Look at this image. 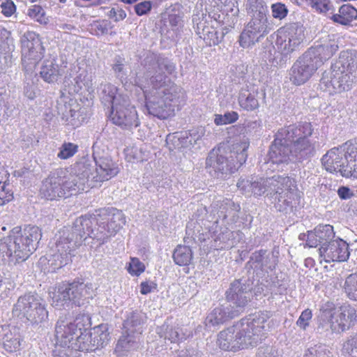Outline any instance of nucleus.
Listing matches in <instances>:
<instances>
[{"mask_svg":"<svg viewBox=\"0 0 357 357\" xmlns=\"http://www.w3.org/2000/svg\"><path fill=\"white\" fill-rule=\"evenodd\" d=\"M41 237L42 232L38 227H15L0 241V253L3 260L13 264L24 261L36 250Z\"/></svg>","mask_w":357,"mask_h":357,"instance_id":"423d86ee","label":"nucleus"},{"mask_svg":"<svg viewBox=\"0 0 357 357\" xmlns=\"http://www.w3.org/2000/svg\"><path fill=\"white\" fill-rule=\"evenodd\" d=\"M237 186L247 196L277 195V207L280 211L292 208L298 201L296 181L289 176L274 175L269 178H241L238 181Z\"/></svg>","mask_w":357,"mask_h":357,"instance_id":"20e7f679","label":"nucleus"},{"mask_svg":"<svg viewBox=\"0 0 357 357\" xmlns=\"http://www.w3.org/2000/svg\"><path fill=\"white\" fill-rule=\"evenodd\" d=\"M44 14L43 9L39 5H33L28 9V15L36 20H39Z\"/></svg>","mask_w":357,"mask_h":357,"instance_id":"e2e57ef3","label":"nucleus"},{"mask_svg":"<svg viewBox=\"0 0 357 357\" xmlns=\"http://www.w3.org/2000/svg\"><path fill=\"white\" fill-rule=\"evenodd\" d=\"M307 5L315 9L319 13L328 11L332 5L330 0H306Z\"/></svg>","mask_w":357,"mask_h":357,"instance_id":"603ef678","label":"nucleus"},{"mask_svg":"<svg viewBox=\"0 0 357 357\" xmlns=\"http://www.w3.org/2000/svg\"><path fill=\"white\" fill-rule=\"evenodd\" d=\"M39 73L40 77L47 83L56 82L61 75L59 65L54 59L45 60Z\"/></svg>","mask_w":357,"mask_h":357,"instance_id":"e433bc0d","label":"nucleus"},{"mask_svg":"<svg viewBox=\"0 0 357 357\" xmlns=\"http://www.w3.org/2000/svg\"><path fill=\"white\" fill-rule=\"evenodd\" d=\"M143 73L137 75L138 85L146 100L149 114L165 119L178 109L180 88L168 77L175 70L174 64L167 58L148 53L142 61Z\"/></svg>","mask_w":357,"mask_h":357,"instance_id":"f03ea898","label":"nucleus"},{"mask_svg":"<svg viewBox=\"0 0 357 357\" xmlns=\"http://www.w3.org/2000/svg\"><path fill=\"white\" fill-rule=\"evenodd\" d=\"M252 290V282L250 280H235L226 291L227 303L240 314L251 300Z\"/></svg>","mask_w":357,"mask_h":357,"instance_id":"aec40b11","label":"nucleus"},{"mask_svg":"<svg viewBox=\"0 0 357 357\" xmlns=\"http://www.w3.org/2000/svg\"><path fill=\"white\" fill-rule=\"evenodd\" d=\"M91 331H89L84 326V328H81L80 333L76 336L72 351H80L88 352L96 350L97 344H95L96 340H94Z\"/></svg>","mask_w":357,"mask_h":357,"instance_id":"f704fd0d","label":"nucleus"},{"mask_svg":"<svg viewBox=\"0 0 357 357\" xmlns=\"http://www.w3.org/2000/svg\"><path fill=\"white\" fill-rule=\"evenodd\" d=\"M247 142L233 145V150L228 146H220L212 149L206 159L205 169L213 177H219L236 171L247 159Z\"/></svg>","mask_w":357,"mask_h":357,"instance_id":"0eeeda50","label":"nucleus"},{"mask_svg":"<svg viewBox=\"0 0 357 357\" xmlns=\"http://www.w3.org/2000/svg\"><path fill=\"white\" fill-rule=\"evenodd\" d=\"M241 206L229 199L217 201L211 206L207 222L233 229L239 219Z\"/></svg>","mask_w":357,"mask_h":357,"instance_id":"2eb2a0df","label":"nucleus"},{"mask_svg":"<svg viewBox=\"0 0 357 357\" xmlns=\"http://www.w3.org/2000/svg\"><path fill=\"white\" fill-rule=\"evenodd\" d=\"M91 333L94 340H96L95 344H97V349L103 347L108 343L109 334L106 326L99 325L95 327Z\"/></svg>","mask_w":357,"mask_h":357,"instance_id":"37998d69","label":"nucleus"},{"mask_svg":"<svg viewBox=\"0 0 357 357\" xmlns=\"http://www.w3.org/2000/svg\"><path fill=\"white\" fill-rule=\"evenodd\" d=\"M338 49V41L333 36L324 43L312 47L307 51L310 52L314 59L320 61V66H321L325 61L331 58Z\"/></svg>","mask_w":357,"mask_h":357,"instance_id":"c756f323","label":"nucleus"},{"mask_svg":"<svg viewBox=\"0 0 357 357\" xmlns=\"http://www.w3.org/2000/svg\"><path fill=\"white\" fill-rule=\"evenodd\" d=\"M65 107L66 109L62 112V119L65 123L73 128H77L81 126L84 122V118L80 114V112L73 108L70 105Z\"/></svg>","mask_w":357,"mask_h":357,"instance_id":"ea45409f","label":"nucleus"},{"mask_svg":"<svg viewBox=\"0 0 357 357\" xmlns=\"http://www.w3.org/2000/svg\"><path fill=\"white\" fill-rule=\"evenodd\" d=\"M259 88L251 84H246L238 94V101L239 106L248 112L254 111L259 106Z\"/></svg>","mask_w":357,"mask_h":357,"instance_id":"cd10ccee","label":"nucleus"},{"mask_svg":"<svg viewBox=\"0 0 357 357\" xmlns=\"http://www.w3.org/2000/svg\"><path fill=\"white\" fill-rule=\"evenodd\" d=\"M343 176L357 178V158H353L351 163H349V167L344 170Z\"/></svg>","mask_w":357,"mask_h":357,"instance_id":"680f3d73","label":"nucleus"},{"mask_svg":"<svg viewBox=\"0 0 357 357\" xmlns=\"http://www.w3.org/2000/svg\"><path fill=\"white\" fill-rule=\"evenodd\" d=\"M314 231L321 246H326L330 241H333L335 236L333 227L330 225H319L314 229Z\"/></svg>","mask_w":357,"mask_h":357,"instance_id":"79ce46f5","label":"nucleus"},{"mask_svg":"<svg viewBox=\"0 0 357 357\" xmlns=\"http://www.w3.org/2000/svg\"><path fill=\"white\" fill-rule=\"evenodd\" d=\"M308 357H331L330 351L325 345L317 344L310 347L306 351Z\"/></svg>","mask_w":357,"mask_h":357,"instance_id":"09e8293b","label":"nucleus"},{"mask_svg":"<svg viewBox=\"0 0 357 357\" xmlns=\"http://www.w3.org/2000/svg\"><path fill=\"white\" fill-rule=\"evenodd\" d=\"M145 270V266L137 258H132L128 271L132 275H139Z\"/></svg>","mask_w":357,"mask_h":357,"instance_id":"864d4df0","label":"nucleus"},{"mask_svg":"<svg viewBox=\"0 0 357 357\" xmlns=\"http://www.w3.org/2000/svg\"><path fill=\"white\" fill-rule=\"evenodd\" d=\"M320 66V61L315 59L310 52L306 51L296 59L290 68L289 79L295 85L303 84L312 77Z\"/></svg>","mask_w":357,"mask_h":357,"instance_id":"dca6fc26","label":"nucleus"},{"mask_svg":"<svg viewBox=\"0 0 357 357\" xmlns=\"http://www.w3.org/2000/svg\"><path fill=\"white\" fill-rule=\"evenodd\" d=\"M340 84L341 91L349 90L352 85L357 82V77H354V75L349 74L348 73L342 72L341 70V75H340Z\"/></svg>","mask_w":357,"mask_h":357,"instance_id":"8fccbe9b","label":"nucleus"},{"mask_svg":"<svg viewBox=\"0 0 357 357\" xmlns=\"http://www.w3.org/2000/svg\"><path fill=\"white\" fill-rule=\"evenodd\" d=\"M78 145L72 142H64L59 148L57 158L67 160L72 158L78 151Z\"/></svg>","mask_w":357,"mask_h":357,"instance_id":"49530a36","label":"nucleus"},{"mask_svg":"<svg viewBox=\"0 0 357 357\" xmlns=\"http://www.w3.org/2000/svg\"><path fill=\"white\" fill-rule=\"evenodd\" d=\"M239 314L228 303L214 308L206 317L205 324L207 327L217 326Z\"/></svg>","mask_w":357,"mask_h":357,"instance_id":"c85d7f7f","label":"nucleus"},{"mask_svg":"<svg viewBox=\"0 0 357 357\" xmlns=\"http://www.w3.org/2000/svg\"><path fill=\"white\" fill-rule=\"evenodd\" d=\"M306 244L310 248H316L318 245L321 246V244L319 241V238L317 237L314 230L308 231L307 234Z\"/></svg>","mask_w":357,"mask_h":357,"instance_id":"0e129e2a","label":"nucleus"},{"mask_svg":"<svg viewBox=\"0 0 357 357\" xmlns=\"http://www.w3.org/2000/svg\"><path fill=\"white\" fill-rule=\"evenodd\" d=\"M206 14L197 13L192 16V22L195 26L196 33L208 46L218 45L223 38L224 33H218L213 24L209 26Z\"/></svg>","mask_w":357,"mask_h":357,"instance_id":"4be33fe9","label":"nucleus"},{"mask_svg":"<svg viewBox=\"0 0 357 357\" xmlns=\"http://www.w3.org/2000/svg\"><path fill=\"white\" fill-rule=\"evenodd\" d=\"M342 350L349 354H357V335L347 339L343 344Z\"/></svg>","mask_w":357,"mask_h":357,"instance_id":"4d7b16f0","label":"nucleus"},{"mask_svg":"<svg viewBox=\"0 0 357 357\" xmlns=\"http://www.w3.org/2000/svg\"><path fill=\"white\" fill-rule=\"evenodd\" d=\"M169 22L172 30L176 31L182 26V20L181 17L176 15H170L169 16Z\"/></svg>","mask_w":357,"mask_h":357,"instance_id":"338daca9","label":"nucleus"},{"mask_svg":"<svg viewBox=\"0 0 357 357\" xmlns=\"http://www.w3.org/2000/svg\"><path fill=\"white\" fill-rule=\"evenodd\" d=\"M312 311L309 309H306L302 312L299 318L296 321V325L301 329L305 330L309 326L310 321L312 319Z\"/></svg>","mask_w":357,"mask_h":357,"instance_id":"6e6d98bb","label":"nucleus"},{"mask_svg":"<svg viewBox=\"0 0 357 357\" xmlns=\"http://www.w3.org/2000/svg\"><path fill=\"white\" fill-rule=\"evenodd\" d=\"M88 321L89 317L84 314L77 315L73 321L63 319L58 320L55 327L56 348L61 357L72 356L76 336Z\"/></svg>","mask_w":357,"mask_h":357,"instance_id":"9b49d317","label":"nucleus"},{"mask_svg":"<svg viewBox=\"0 0 357 357\" xmlns=\"http://www.w3.org/2000/svg\"><path fill=\"white\" fill-rule=\"evenodd\" d=\"M135 11L139 16L148 14L152 8V2L151 1H144L135 5Z\"/></svg>","mask_w":357,"mask_h":357,"instance_id":"bf43d9fd","label":"nucleus"},{"mask_svg":"<svg viewBox=\"0 0 357 357\" xmlns=\"http://www.w3.org/2000/svg\"><path fill=\"white\" fill-rule=\"evenodd\" d=\"M65 169L66 174L64 182L69 195L95 187L90 174L92 163L89 160L83 159L76 162L69 170Z\"/></svg>","mask_w":357,"mask_h":357,"instance_id":"ddd939ff","label":"nucleus"},{"mask_svg":"<svg viewBox=\"0 0 357 357\" xmlns=\"http://www.w3.org/2000/svg\"><path fill=\"white\" fill-rule=\"evenodd\" d=\"M108 16L114 19L115 22H119L126 17V13L122 9L113 8L109 10Z\"/></svg>","mask_w":357,"mask_h":357,"instance_id":"69168bd1","label":"nucleus"},{"mask_svg":"<svg viewBox=\"0 0 357 357\" xmlns=\"http://www.w3.org/2000/svg\"><path fill=\"white\" fill-rule=\"evenodd\" d=\"M156 333L158 335L168 340L171 343H178L186 340L191 335V331L185 326L165 321L162 326L157 327Z\"/></svg>","mask_w":357,"mask_h":357,"instance_id":"bb28decb","label":"nucleus"},{"mask_svg":"<svg viewBox=\"0 0 357 357\" xmlns=\"http://www.w3.org/2000/svg\"><path fill=\"white\" fill-rule=\"evenodd\" d=\"M318 145L317 137L310 122L289 125L278 130L270 146L267 165L287 164L293 158L298 160L312 156Z\"/></svg>","mask_w":357,"mask_h":357,"instance_id":"7ed1b4c3","label":"nucleus"},{"mask_svg":"<svg viewBox=\"0 0 357 357\" xmlns=\"http://www.w3.org/2000/svg\"><path fill=\"white\" fill-rule=\"evenodd\" d=\"M357 17V10L350 4H344L339 9V13L331 17L334 22L347 25Z\"/></svg>","mask_w":357,"mask_h":357,"instance_id":"4c0bfd02","label":"nucleus"},{"mask_svg":"<svg viewBox=\"0 0 357 357\" xmlns=\"http://www.w3.org/2000/svg\"><path fill=\"white\" fill-rule=\"evenodd\" d=\"M356 319V309L349 305L335 307L332 303H325L320 310L318 329L340 333L352 326Z\"/></svg>","mask_w":357,"mask_h":357,"instance_id":"6e6552de","label":"nucleus"},{"mask_svg":"<svg viewBox=\"0 0 357 357\" xmlns=\"http://www.w3.org/2000/svg\"><path fill=\"white\" fill-rule=\"evenodd\" d=\"M257 357H278V350L272 345L261 346L258 349Z\"/></svg>","mask_w":357,"mask_h":357,"instance_id":"5fc2aeb1","label":"nucleus"},{"mask_svg":"<svg viewBox=\"0 0 357 357\" xmlns=\"http://www.w3.org/2000/svg\"><path fill=\"white\" fill-rule=\"evenodd\" d=\"M321 260L326 263L346 261L349 257V245L341 238L330 241L319 249Z\"/></svg>","mask_w":357,"mask_h":357,"instance_id":"b1692460","label":"nucleus"},{"mask_svg":"<svg viewBox=\"0 0 357 357\" xmlns=\"http://www.w3.org/2000/svg\"><path fill=\"white\" fill-rule=\"evenodd\" d=\"M146 320L144 313L141 311H131L128 312L123 322V328L126 331L141 335L142 326Z\"/></svg>","mask_w":357,"mask_h":357,"instance_id":"c9c22d12","label":"nucleus"},{"mask_svg":"<svg viewBox=\"0 0 357 357\" xmlns=\"http://www.w3.org/2000/svg\"><path fill=\"white\" fill-rule=\"evenodd\" d=\"M156 287V284L153 282L145 281L140 284V293L146 295L151 293L153 289Z\"/></svg>","mask_w":357,"mask_h":357,"instance_id":"774afa93","label":"nucleus"},{"mask_svg":"<svg viewBox=\"0 0 357 357\" xmlns=\"http://www.w3.org/2000/svg\"><path fill=\"white\" fill-rule=\"evenodd\" d=\"M96 167L92 165L90 173L95 187L98 183H102L116 176L119 170L118 166L108 157L95 158Z\"/></svg>","mask_w":357,"mask_h":357,"instance_id":"393cba45","label":"nucleus"},{"mask_svg":"<svg viewBox=\"0 0 357 357\" xmlns=\"http://www.w3.org/2000/svg\"><path fill=\"white\" fill-rule=\"evenodd\" d=\"M110 119L116 126L128 130H131L140 124L137 110L131 104L129 97L121 102H116L115 105L112 107Z\"/></svg>","mask_w":357,"mask_h":357,"instance_id":"f3484780","label":"nucleus"},{"mask_svg":"<svg viewBox=\"0 0 357 357\" xmlns=\"http://www.w3.org/2000/svg\"><path fill=\"white\" fill-rule=\"evenodd\" d=\"M75 83L72 86H69L68 93L70 94L78 93L83 88L90 92L93 91V84L91 77L88 75L86 71L80 73L75 79Z\"/></svg>","mask_w":357,"mask_h":357,"instance_id":"58836bf2","label":"nucleus"},{"mask_svg":"<svg viewBox=\"0 0 357 357\" xmlns=\"http://www.w3.org/2000/svg\"><path fill=\"white\" fill-rule=\"evenodd\" d=\"M13 313L20 318H26L33 324L45 321L48 316L43 299L36 294H26L20 296L13 308Z\"/></svg>","mask_w":357,"mask_h":357,"instance_id":"f8f14e48","label":"nucleus"},{"mask_svg":"<svg viewBox=\"0 0 357 357\" xmlns=\"http://www.w3.org/2000/svg\"><path fill=\"white\" fill-rule=\"evenodd\" d=\"M305 29L296 23L280 28L276 33L275 48L278 55L270 52L268 60L273 65H282L289 55L296 51L305 38Z\"/></svg>","mask_w":357,"mask_h":357,"instance_id":"1a4fd4ad","label":"nucleus"},{"mask_svg":"<svg viewBox=\"0 0 357 357\" xmlns=\"http://www.w3.org/2000/svg\"><path fill=\"white\" fill-rule=\"evenodd\" d=\"M345 144L340 148H333L322 158L321 162L326 171L331 173H340L343 176L344 170L349 167L351 157L347 156Z\"/></svg>","mask_w":357,"mask_h":357,"instance_id":"5701e85b","label":"nucleus"},{"mask_svg":"<svg viewBox=\"0 0 357 357\" xmlns=\"http://www.w3.org/2000/svg\"><path fill=\"white\" fill-rule=\"evenodd\" d=\"M273 17L274 18L283 19L284 18L288 13V10L281 3H274L271 6Z\"/></svg>","mask_w":357,"mask_h":357,"instance_id":"13d9d810","label":"nucleus"},{"mask_svg":"<svg viewBox=\"0 0 357 357\" xmlns=\"http://www.w3.org/2000/svg\"><path fill=\"white\" fill-rule=\"evenodd\" d=\"M140 335L125 331L119 339L115 347L118 356H124L128 352L137 350L141 346Z\"/></svg>","mask_w":357,"mask_h":357,"instance_id":"2f4dec72","label":"nucleus"},{"mask_svg":"<svg viewBox=\"0 0 357 357\" xmlns=\"http://www.w3.org/2000/svg\"><path fill=\"white\" fill-rule=\"evenodd\" d=\"M110 28V22L107 20L97 21L91 25L92 33L98 36L107 33Z\"/></svg>","mask_w":357,"mask_h":357,"instance_id":"3c124183","label":"nucleus"},{"mask_svg":"<svg viewBox=\"0 0 357 357\" xmlns=\"http://www.w3.org/2000/svg\"><path fill=\"white\" fill-rule=\"evenodd\" d=\"M206 229L211 234L212 238L211 246L215 250H225L234 247L237 244L234 235L239 236V231L234 232L231 231V228L224 227L215 223L207 222L202 223Z\"/></svg>","mask_w":357,"mask_h":357,"instance_id":"412c9836","label":"nucleus"},{"mask_svg":"<svg viewBox=\"0 0 357 357\" xmlns=\"http://www.w3.org/2000/svg\"><path fill=\"white\" fill-rule=\"evenodd\" d=\"M0 342L8 352L20 350L23 342L20 328L15 326L0 325Z\"/></svg>","mask_w":357,"mask_h":357,"instance_id":"a878e982","label":"nucleus"},{"mask_svg":"<svg viewBox=\"0 0 357 357\" xmlns=\"http://www.w3.org/2000/svg\"><path fill=\"white\" fill-rule=\"evenodd\" d=\"M271 317L270 312H259L221 331L218 339L220 348L236 351L256 345L268 330Z\"/></svg>","mask_w":357,"mask_h":357,"instance_id":"39448f33","label":"nucleus"},{"mask_svg":"<svg viewBox=\"0 0 357 357\" xmlns=\"http://www.w3.org/2000/svg\"><path fill=\"white\" fill-rule=\"evenodd\" d=\"M93 287L91 283L74 281L59 284L52 293V305L62 310L73 305L80 306L84 301L93 296Z\"/></svg>","mask_w":357,"mask_h":357,"instance_id":"9d476101","label":"nucleus"},{"mask_svg":"<svg viewBox=\"0 0 357 357\" xmlns=\"http://www.w3.org/2000/svg\"><path fill=\"white\" fill-rule=\"evenodd\" d=\"M238 119V114L236 112H226L225 114H215L214 123L217 126H222L234 123Z\"/></svg>","mask_w":357,"mask_h":357,"instance_id":"de8ad7c7","label":"nucleus"},{"mask_svg":"<svg viewBox=\"0 0 357 357\" xmlns=\"http://www.w3.org/2000/svg\"><path fill=\"white\" fill-rule=\"evenodd\" d=\"M192 258V250L188 246L178 245L173 253L174 261L179 266L188 265Z\"/></svg>","mask_w":357,"mask_h":357,"instance_id":"a19ab883","label":"nucleus"},{"mask_svg":"<svg viewBox=\"0 0 357 357\" xmlns=\"http://www.w3.org/2000/svg\"><path fill=\"white\" fill-rule=\"evenodd\" d=\"M335 65L342 72L348 73L357 77V52L354 50L343 51Z\"/></svg>","mask_w":357,"mask_h":357,"instance_id":"72a5a7b5","label":"nucleus"},{"mask_svg":"<svg viewBox=\"0 0 357 357\" xmlns=\"http://www.w3.org/2000/svg\"><path fill=\"white\" fill-rule=\"evenodd\" d=\"M246 8L253 16L266 15L267 8L263 0H248Z\"/></svg>","mask_w":357,"mask_h":357,"instance_id":"c03bdc74","label":"nucleus"},{"mask_svg":"<svg viewBox=\"0 0 357 357\" xmlns=\"http://www.w3.org/2000/svg\"><path fill=\"white\" fill-rule=\"evenodd\" d=\"M22 62L26 72L31 73L43 56L44 48L39 35L34 31L25 32L20 39Z\"/></svg>","mask_w":357,"mask_h":357,"instance_id":"4468645a","label":"nucleus"},{"mask_svg":"<svg viewBox=\"0 0 357 357\" xmlns=\"http://www.w3.org/2000/svg\"><path fill=\"white\" fill-rule=\"evenodd\" d=\"M126 223L122 211L115 208H100L96 214L77 218L70 229L63 230L56 243V252L52 255V270L60 268L71 261L75 250L88 238L104 243L115 235Z\"/></svg>","mask_w":357,"mask_h":357,"instance_id":"f257e3e1","label":"nucleus"},{"mask_svg":"<svg viewBox=\"0 0 357 357\" xmlns=\"http://www.w3.org/2000/svg\"><path fill=\"white\" fill-rule=\"evenodd\" d=\"M66 169L59 168L51 172L43 180L40 194L47 200H57L69 196L65 185Z\"/></svg>","mask_w":357,"mask_h":357,"instance_id":"a211bd4d","label":"nucleus"},{"mask_svg":"<svg viewBox=\"0 0 357 357\" xmlns=\"http://www.w3.org/2000/svg\"><path fill=\"white\" fill-rule=\"evenodd\" d=\"M99 91L102 102L111 107L115 105L116 102H121L123 100L129 97L127 94L120 92L114 85L109 83L101 84Z\"/></svg>","mask_w":357,"mask_h":357,"instance_id":"473e14b6","label":"nucleus"},{"mask_svg":"<svg viewBox=\"0 0 357 357\" xmlns=\"http://www.w3.org/2000/svg\"><path fill=\"white\" fill-rule=\"evenodd\" d=\"M344 290L350 299L357 301V274H351L346 278Z\"/></svg>","mask_w":357,"mask_h":357,"instance_id":"a18cd8bd","label":"nucleus"},{"mask_svg":"<svg viewBox=\"0 0 357 357\" xmlns=\"http://www.w3.org/2000/svg\"><path fill=\"white\" fill-rule=\"evenodd\" d=\"M1 13L6 17H10L15 11V6L11 0H6L1 4Z\"/></svg>","mask_w":357,"mask_h":357,"instance_id":"052dcab7","label":"nucleus"},{"mask_svg":"<svg viewBox=\"0 0 357 357\" xmlns=\"http://www.w3.org/2000/svg\"><path fill=\"white\" fill-rule=\"evenodd\" d=\"M340 75H341V70L338 68V65H333L330 70L323 73L319 84L320 88L331 94L341 92Z\"/></svg>","mask_w":357,"mask_h":357,"instance_id":"7c9ffc66","label":"nucleus"},{"mask_svg":"<svg viewBox=\"0 0 357 357\" xmlns=\"http://www.w3.org/2000/svg\"><path fill=\"white\" fill-rule=\"evenodd\" d=\"M271 31L266 15L252 16L239 36L240 46L249 48Z\"/></svg>","mask_w":357,"mask_h":357,"instance_id":"6ab92c4d","label":"nucleus"}]
</instances>
